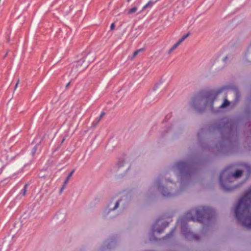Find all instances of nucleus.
Listing matches in <instances>:
<instances>
[{
    "label": "nucleus",
    "instance_id": "1",
    "mask_svg": "<svg viewBox=\"0 0 251 251\" xmlns=\"http://www.w3.org/2000/svg\"><path fill=\"white\" fill-rule=\"evenodd\" d=\"M236 218L246 227L251 228V188L234 207Z\"/></svg>",
    "mask_w": 251,
    "mask_h": 251
},
{
    "label": "nucleus",
    "instance_id": "2",
    "mask_svg": "<svg viewBox=\"0 0 251 251\" xmlns=\"http://www.w3.org/2000/svg\"><path fill=\"white\" fill-rule=\"evenodd\" d=\"M214 214V210L209 207L201 206L188 212L184 220L202 222L203 219H209Z\"/></svg>",
    "mask_w": 251,
    "mask_h": 251
},
{
    "label": "nucleus",
    "instance_id": "3",
    "mask_svg": "<svg viewBox=\"0 0 251 251\" xmlns=\"http://www.w3.org/2000/svg\"><path fill=\"white\" fill-rule=\"evenodd\" d=\"M242 172L241 170H237L234 174H231L229 168L225 169L221 173L220 176V182L223 189L226 191H230L234 188V187L230 183L234 180L241 176Z\"/></svg>",
    "mask_w": 251,
    "mask_h": 251
},
{
    "label": "nucleus",
    "instance_id": "4",
    "mask_svg": "<svg viewBox=\"0 0 251 251\" xmlns=\"http://www.w3.org/2000/svg\"><path fill=\"white\" fill-rule=\"evenodd\" d=\"M173 169L177 174L178 179L180 176L186 177L189 174V164L185 161H180L174 165Z\"/></svg>",
    "mask_w": 251,
    "mask_h": 251
},
{
    "label": "nucleus",
    "instance_id": "5",
    "mask_svg": "<svg viewBox=\"0 0 251 251\" xmlns=\"http://www.w3.org/2000/svg\"><path fill=\"white\" fill-rule=\"evenodd\" d=\"M125 200L121 199L118 200H112L108 204V211L105 212L108 213L110 211L116 210L120 205H121L123 207L125 206Z\"/></svg>",
    "mask_w": 251,
    "mask_h": 251
},
{
    "label": "nucleus",
    "instance_id": "6",
    "mask_svg": "<svg viewBox=\"0 0 251 251\" xmlns=\"http://www.w3.org/2000/svg\"><path fill=\"white\" fill-rule=\"evenodd\" d=\"M168 226V223L162 221V219H158L152 226L153 233H161L164 229Z\"/></svg>",
    "mask_w": 251,
    "mask_h": 251
},
{
    "label": "nucleus",
    "instance_id": "7",
    "mask_svg": "<svg viewBox=\"0 0 251 251\" xmlns=\"http://www.w3.org/2000/svg\"><path fill=\"white\" fill-rule=\"evenodd\" d=\"M155 186L157 187V188L162 193V195L165 197H169L171 196V194L169 193H166L164 188H163L160 184L159 180H156L155 182Z\"/></svg>",
    "mask_w": 251,
    "mask_h": 251
},
{
    "label": "nucleus",
    "instance_id": "8",
    "mask_svg": "<svg viewBox=\"0 0 251 251\" xmlns=\"http://www.w3.org/2000/svg\"><path fill=\"white\" fill-rule=\"evenodd\" d=\"M115 242L113 241H110L104 243L103 246L100 249V251H106L115 245Z\"/></svg>",
    "mask_w": 251,
    "mask_h": 251
},
{
    "label": "nucleus",
    "instance_id": "9",
    "mask_svg": "<svg viewBox=\"0 0 251 251\" xmlns=\"http://www.w3.org/2000/svg\"><path fill=\"white\" fill-rule=\"evenodd\" d=\"M138 10V7L137 6H134L132 8L125 10V13L127 15H130L134 13H135Z\"/></svg>",
    "mask_w": 251,
    "mask_h": 251
},
{
    "label": "nucleus",
    "instance_id": "10",
    "mask_svg": "<svg viewBox=\"0 0 251 251\" xmlns=\"http://www.w3.org/2000/svg\"><path fill=\"white\" fill-rule=\"evenodd\" d=\"M74 172H75V170H73L72 172H70V173L68 176L66 178V180L64 181V186H63V187H62V188L61 189V191L65 188L66 185L68 183L70 178L72 176V175L74 174Z\"/></svg>",
    "mask_w": 251,
    "mask_h": 251
},
{
    "label": "nucleus",
    "instance_id": "11",
    "mask_svg": "<svg viewBox=\"0 0 251 251\" xmlns=\"http://www.w3.org/2000/svg\"><path fill=\"white\" fill-rule=\"evenodd\" d=\"M156 1H153L152 0H150L145 6H143L142 8V10H145L148 7H151L152 5L155 4Z\"/></svg>",
    "mask_w": 251,
    "mask_h": 251
},
{
    "label": "nucleus",
    "instance_id": "12",
    "mask_svg": "<svg viewBox=\"0 0 251 251\" xmlns=\"http://www.w3.org/2000/svg\"><path fill=\"white\" fill-rule=\"evenodd\" d=\"M181 43H179V41H178V42L176 43L171 48V49L170 50V51L169 52H171L172 51H173L174 50H175L177 48V47L180 45Z\"/></svg>",
    "mask_w": 251,
    "mask_h": 251
},
{
    "label": "nucleus",
    "instance_id": "13",
    "mask_svg": "<svg viewBox=\"0 0 251 251\" xmlns=\"http://www.w3.org/2000/svg\"><path fill=\"white\" fill-rule=\"evenodd\" d=\"M229 104V102L228 100H225L224 101V102L220 105V108H225L226 107L227 105H228Z\"/></svg>",
    "mask_w": 251,
    "mask_h": 251
},
{
    "label": "nucleus",
    "instance_id": "14",
    "mask_svg": "<svg viewBox=\"0 0 251 251\" xmlns=\"http://www.w3.org/2000/svg\"><path fill=\"white\" fill-rule=\"evenodd\" d=\"M189 35H190V33H188L186 35H184V36H183L181 38V39L178 40V41H179V43H181L183 41H184L189 36Z\"/></svg>",
    "mask_w": 251,
    "mask_h": 251
},
{
    "label": "nucleus",
    "instance_id": "15",
    "mask_svg": "<svg viewBox=\"0 0 251 251\" xmlns=\"http://www.w3.org/2000/svg\"><path fill=\"white\" fill-rule=\"evenodd\" d=\"M144 50V49L143 48H142V49L137 50L133 53V57L136 56L139 52L143 51Z\"/></svg>",
    "mask_w": 251,
    "mask_h": 251
},
{
    "label": "nucleus",
    "instance_id": "16",
    "mask_svg": "<svg viewBox=\"0 0 251 251\" xmlns=\"http://www.w3.org/2000/svg\"><path fill=\"white\" fill-rule=\"evenodd\" d=\"M182 220H179L178 221H177V224H181V225H182ZM181 226H182V231L184 233V234H186V233L184 231V228L185 227V225H181Z\"/></svg>",
    "mask_w": 251,
    "mask_h": 251
},
{
    "label": "nucleus",
    "instance_id": "17",
    "mask_svg": "<svg viewBox=\"0 0 251 251\" xmlns=\"http://www.w3.org/2000/svg\"><path fill=\"white\" fill-rule=\"evenodd\" d=\"M27 185L26 184L24 189L22 190L21 194H22V196H25V195L26 192V188Z\"/></svg>",
    "mask_w": 251,
    "mask_h": 251
},
{
    "label": "nucleus",
    "instance_id": "18",
    "mask_svg": "<svg viewBox=\"0 0 251 251\" xmlns=\"http://www.w3.org/2000/svg\"><path fill=\"white\" fill-rule=\"evenodd\" d=\"M124 161L122 160V161H120L118 162L117 166L119 168L121 167L122 166H124Z\"/></svg>",
    "mask_w": 251,
    "mask_h": 251
},
{
    "label": "nucleus",
    "instance_id": "19",
    "mask_svg": "<svg viewBox=\"0 0 251 251\" xmlns=\"http://www.w3.org/2000/svg\"><path fill=\"white\" fill-rule=\"evenodd\" d=\"M105 115V113L102 112L101 113L100 115V118H99V121L102 118V117Z\"/></svg>",
    "mask_w": 251,
    "mask_h": 251
},
{
    "label": "nucleus",
    "instance_id": "20",
    "mask_svg": "<svg viewBox=\"0 0 251 251\" xmlns=\"http://www.w3.org/2000/svg\"><path fill=\"white\" fill-rule=\"evenodd\" d=\"M115 28V25L114 23H112L110 25V29L113 30Z\"/></svg>",
    "mask_w": 251,
    "mask_h": 251
},
{
    "label": "nucleus",
    "instance_id": "21",
    "mask_svg": "<svg viewBox=\"0 0 251 251\" xmlns=\"http://www.w3.org/2000/svg\"><path fill=\"white\" fill-rule=\"evenodd\" d=\"M36 149H37V146H35V147H34L33 149V151H32V153H33V154L35 153V151H36Z\"/></svg>",
    "mask_w": 251,
    "mask_h": 251
},
{
    "label": "nucleus",
    "instance_id": "22",
    "mask_svg": "<svg viewBox=\"0 0 251 251\" xmlns=\"http://www.w3.org/2000/svg\"><path fill=\"white\" fill-rule=\"evenodd\" d=\"M227 59V56L225 57L224 58V61H226V60Z\"/></svg>",
    "mask_w": 251,
    "mask_h": 251
},
{
    "label": "nucleus",
    "instance_id": "23",
    "mask_svg": "<svg viewBox=\"0 0 251 251\" xmlns=\"http://www.w3.org/2000/svg\"><path fill=\"white\" fill-rule=\"evenodd\" d=\"M18 83H19V80L18 81L17 84H16V86H15V88H16L18 86Z\"/></svg>",
    "mask_w": 251,
    "mask_h": 251
},
{
    "label": "nucleus",
    "instance_id": "24",
    "mask_svg": "<svg viewBox=\"0 0 251 251\" xmlns=\"http://www.w3.org/2000/svg\"><path fill=\"white\" fill-rule=\"evenodd\" d=\"M130 0H127L128 1H129Z\"/></svg>",
    "mask_w": 251,
    "mask_h": 251
}]
</instances>
